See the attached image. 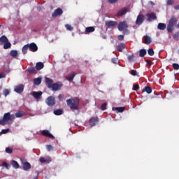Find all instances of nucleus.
I'll list each match as a JSON object with an SVG mask.
<instances>
[{
  "label": "nucleus",
  "instance_id": "1",
  "mask_svg": "<svg viewBox=\"0 0 179 179\" xmlns=\"http://www.w3.org/2000/svg\"><path fill=\"white\" fill-rule=\"evenodd\" d=\"M80 100L78 97L71 98L66 100V104L72 111H79Z\"/></svg>",
  "mask_w": 179,
  "mask_h": 179
},
{
  "label": "nucleus",
  "instance_id": "2",
  "mask_svg": "<svg viewBox=\"0 0 179 179\" xmlns=\"http://www.w3.org/2000/svg\"><path fill=\"white\" fill-rule=\"evenodd\" d=\"M177 22H178V20H177V17L173 16L169 20L168 25H167V31L168 33H173V31L174 30V28L176 26H177Z\"/></svg>",
  "mask_w": 179,
  "mask_h": 179
},
{
  "label": "nucleus",
  "instance_id": "3",
  "mask_svg": "<svg viewBox=\"0 0 179 179\" xmlns=\"http://www.w3.org/2000/svg\"><path fill=\"white\" fill-rule=\"evenodd\" d=\"M15 115H10V113H5L3 119L0 120V125H5L8 121H13Z\"/></svg>",
  "mask_w": 179,
  "mask_h": 179
},
{
  "label": "nucleus",
  "instance_id": "4",
  "mask_svg": "<svg viewBox=\"0 0 179 179\" xmlns=\"http://www.w3.org/2000/svg\"><path fill=\"white\" fill-rule=\"evenodd\" d=\"M21 163L22 164V169L25 171H27V170H30L31 169V164H30V163L26 162V159H22Z\"/></svg>",
  "mask_w": 179,
  "mask_h": 179
},
{
  "label": "nucleus",
  "instance_id": "5",
  "mask_svg": "<svg viewBox=\"0 0 179 179\" xmlns=\"http://www.w3.org/2000/svg\"><path fill=\"white\" fill-rule=\"evenodd\" d=\"M45 103L46 104H48L49 107H54V106H55V98H54V96H50L47 98Z\"/></svg>",
  "mask_w": 179,
  "mask_h": 179
},
{
  "label": "nucleus",
  "instance_id": "6",
  "mask_svg": "<svg viewBox=\"0 0 179 179\" xmlns=\"http://www.w3.org/2000/svg\"><path fill=\"white\" fill-rule=\"evenodd\" d=\"M117 29L119 31H124L125 29H128V24H127V21L120 22L117 25Z\"/></svg>",
  "mask_w": 179,
  "mask_h": 179
},
{
  "label": "nucleus",
  "instance_id": "7",
  "mask_svg": "<svg viewBox=\"0 0 179 179\" xmlns=\"http://www.w3.org/2000/svg\"><path fill=\"white\" fill-rule=\"evenodd\" d=\"M143 22H145V15L143 14H138L136 20V24H137V26H141Z\"/></svg>",
  "mask_w": 179,
  "mask_h": 179
},
{
  "label": "nucleus",
  "instance_id": "8",
  "mask_svg": "<svg viewBox=\"0 0 179 179\" xmlns=\"http://www.w3.org/2000/svg\"><path fill=\"white\" fill-rule=\"evenodd\" d=\"M129 11V8L128 7H124V8L120 9L117 12V13L116 14V16H117L118 17H120L121 16H124V15H125Z\"/></svg>",
  "mask_w": 179,
  "mask_h": 179
},
{
  "label": "nucleus",
  "instance_id": "9",
  "mask_svg": "<svg viewBox=\"0 0 179 179\" xmlns=\"http://www.w3.org/2000/svg\"><path fill=\"white\" fill-rule=\"evenodd\" d=\"M145 16L148 17L146 20L147 22H152V20H156V19H157L156 13H148Z\"/></svg>",
  "mask_w": 179,
  "mask_h": 179
},
{
  "label": "nucleus",
  "instance_id": "10",
  "mask_svg": "<svg viewBox=\"0 0 179 179\" xmlns=\"http://www.w3.org/2000/svg\"><path fill=\"white\" fill-rule=\"evenodd\" d=\"M62 87V85L61 83L59 82V83H53L51 89L54 92H57V90H61Z\"/></svg>",
  "mask_w": 179,
  "mask_h": 179
},
{
  "label": "nucleus",
  "instance_id": "11",
  "mask_svg": "<svg viewBox=\"0 0 179 179\" xmlns=\"http://www.w3.org/2000/svg\"><path fill=\"white\" fill-rule=\"evenodd\" d=\"M64 13V11L61 8H58L55 10L54 13L52 14V17H57V16H61Z\"/></svg>",
  "mask_w": 179,
  "mask_h": 179
},
{
  "label": "nucleus",
  "instance_id": "12",
  "mask_svg": "<svg viewBox=\"0 0 179 179\" xmlns=\"http://www.w3.org/2000/svg\"><path fill=\"white\" fill-rule=\"evenodd\" d=\"M31 95L33 96L34 97V99H36V100H38V99H41V96H43V92L34 91L31 93Z\"/></svg>",
  "mask_w": 179,
  "mask_h": 179
},
{
  "label": "nucleus",
  "instance_id": "13",
  "mask_svg": "<svg viewBox=\"0 0 179 179\" xmlns=\"http://www.w3.org/2000/svg\"><path fill=\"white\" fill-rule=\"evenodd\" d=\"M23 90H24V86L22 84L16 85L14 88V92L19 94L22 93Z\"/></svg>",
  "mask_w": 179,
  "mask_h": 179
},
{
  "label": "nucleus",
  "instance_id": "14",
  "mask_svg": "<svg viewBox=\"0 0 179 179\" xmlns=\"http://www.w3.org/2000/svg\"><path fill=\"white\" fill-rule=\"evenodd\" d=\"M99 122V118L97 117H92L89 120V124L90 127H94Z\"/></svg>",
  "mask_w": 179,
  "mask_h": 179
},
{
  "label": "nucleus",
  "instance_id": "15",
  "mask_svg": "<svg viewBox=\"0 0 179 179\" xmlns=\"http://www.w3.org/2000/svg\"><path fill=\"white\" fill-rule=\"evenodd\" d=\"M41 134L43 136H45L46 138H50V139H54V136L50 133V131L48 130H43L41 131Z\"/></svg>",
  "mask_w": 179,
  "mask_h": 179
},
{
  "label": "nucleus",
  "instance_id": "16",
  "mask_svg": "<svg viewBox=\"0 0 179 179\" xmlns=\"http://www.w3.org/2000/svg\"><path fill=\"white\" fill-rule=\"evenodd\" d=\"M45 83H46V85H47L48 89H51V87H52V85H54V84H52V83H54V80H52V79L49 78L48 77H46L45 78Z\"/></svg>",
  "mask_w": 179,
  "mask_h": 179
},
{
  "label": "nucleus",
  "instance_id": "17",
  "mask_svg": "<svg viewBox=\"0 0 179 179\" xmlns=\"http://www.w3.org/2000/svg\"><path fill=\"white\" fill-rule=\"evenodd\" d=\"M29 48L32 52H36V51L38 50V47L34 43H31V44H29Z\"/></svg>",
  "mask_w": 179,
  "mask_h": 179
},
{
  "label": "nucleus",
  "instance_id": "18",
  "mask_svg": "<svg viewBox=\"0 0 179 179\" xmlns=\"http://www.w3.org/2000/svg\"><path fill=\"white\" fill-rule=\"evenodd\" d=\"M118 22L116 21H106V27H114V26H117Z\"/></svg>",
  "mask_w": 179,
  "mask_h": 179
},
{
  "label": "nucleus",
  "instance_id": "19",
  "mask_svg": "<svg viewBox=\"0 0 179 179\" xmlns=\"http://www.w3.org/2000/svg\"><path fill=\"white\" fill-rule=\"evenodd\" d=\"M35 68H36V71H41V69H43V68H44V64L41 62H39L36 64Z\"/></svg>",
  "mask_w": 179,
  "mask_h": 179
},
{
  "label": "nucleus",
  "instance_id": "20",
  "mask_svg": "<svg viewBox=\"0 0 179 179\" xmlns=\"http://www.w3.org/2000/svg\"><path fill=\"white\" fill-rule=\"evenodd\" d=\"M9 40L6 36H2L0 37V44H4L5 43H8Z\"/></svg>",
  "mask_w": 179,
  "mask_h": 179
},
{
  "label": "nucleus",
  "instance_id": "21",
  "mask_svg": "<svg viewBox=\"0 0 179 179\" xmlns=\"http://www.w3.org/2000/svg\"><path fill=\"white\" fill-rule=\"evenodd\" d=\"M113 110L117 111V113H124L125 111V107H115L113 108Z\"/></svg>",
  "mask_w": 179,
  "mask_h": 179
},
{
  "label": "nucleus",
  "instance_id": "22",
  "mask_svg": "<svg viewBox=\"0 0 179 179\" xmlns=\"http://www.w3.org/2000/svg\"><path fill=\"white\" fill-rule=\"evenodd\" d=\"M116 48L117 51H119L120 52H122V50H124V48H125V43H120L116 47Z\"/></svg>",
  "mask_w": 179,
  "mask_h": 179
},
{
  "label": "nucleus",
  "instance_id": "23",
  "mask_svg": "<svg viewBox=\"0 0 179 179\" xmlns=\"http://www.w3.org/2000/svg\"><path fill=\"white\" fill-rule=\"evenodd\" d=\"M29 73H37V69L36 67L30 66L27 69Z\"/></svg>",
  "mask_w": 179,
  "mask_h": 179
},
{
  "label": "nucleus",
  "instance_id": "24",
  "mask_svg": "<svg viewBox=\"0 0 179 179\" xmlns=\"http://www.w3.org/2000/svg\"><path fill=\"white\" fill-rule=\"evenodd\" d=\"M24 115V112L23 110H20L15 113V116L16 118H22Z\"/></svg>",
  "mask_w": 179,
  "mask_h": 179
},
{
  "label": "nucleus",
  "instance_id": "25",
  "mask_svg": "<svg viewBox=\"0 0 179 179\" xmlns=\"http://www.w3.org/2000/svg\"><path fill=\"white\" fill-rule=\"evenodd\" d=\"M144 43H145V44H147V45L150 44V43H152V38L148 36H144Z\"/></svg>",
  "mask_w": 179,
  "mask_h": 179
},
{
  "label": "nucleus",
  "instance_id": "26",
  "mask_svg": "<svg viewBox=\"0 0 179 179\" xmlns=\"http://www.w3.org/2000/svg\"><path fill=\"white\" fill-rule=\"evenodd\" d=\"M157 27L159 30H166L167 25H166L164 23H159Z\"/></svg>",
  "mask_w": 179,
  "mask_h": 179
},
{
  "label": "nucleus",
  "instance_id": "27",
  "mask_svg": "<svg viewBox=\"0 0 179 179\" xmlns=\"http://www.w3.org/2000/svg\"><path fill=\"white\" fill-rule=\"evenodd\" d=\"M75 73H71L70 74H69V76L66 77V79H67V80H69V82L73 80V78H75Z\"/></svg>",
  "mask_w": 179,
  "mask_h": 179
},
{
  "label": "nucleus",
  "instance_id": "28",
  "mask_svg": "<svg viewBox=\"0 0 179 179\" xmlns=\"http://www.w3.org/2000/svg\"><path fill=\"white\" fill-rule=\"evenodd\" d=\"M143 92H146L148 94H150V93H152V88L149 86H146L143 88Z\"/></svg>",
  "mask_w": 179,
  "mask_h": 179
},
{
  "label": "nucleus",
  "instance_id": "29",
  "mask_svg": "<svg viewBox=\"0 0 179 179\" xmlns=\"http://www.w3.org/2000/svg\"><path fill=\"white\" fill-rule=\"evenodd\" d=\"M34 85H41V78L38 77L34 79Z\"/></svg>",
  "mask_w": 179,
  "mask_h": 179
},
{
  "label": "nucleus",
  "instance_id": "30",
  "mask_svg": "<svg viewBox=\"0 0 179 179\" xmlns=\"http://www.w3.org/2000/svg\"><path fill=\"white\" fill-rule=\"evenodd\" d=\"M11 164H12L13 167H14V169H19V167H20L19 165V163H17V162H16L15 160L11 161Z\"/></svg>",
  "mask_w": 179,
  "mask_h": 179
},
{
  "label": "nucleus",
  "instance_id": "31",
  "mask_svg": "<svg viewBox=\"0 0 179 179\" xmlns=\"http://www.w3.org/2000/svg\"><path fill=\"white\" fill-rule=\"evenodd\" d=\"M11 46H12V44L8 41V42L4 43L3 48L4 50H8L10 48Z\"/></svg>",
  "mask_w": 179,
  "mask_h": 179
},
{
  "label": "nucleus",
  "instance_id": "32",
  "mask_svg": "<svg viewBox=\"0 0 179 179\" xmlns=\"http://www.w3.org/2000/svg\"><path fill=\"white\" fill-rule=\"evenodd\" d=\"M64 113V110L62 109H57L56 110H54L55 115H62Z\"/></svg>",
  "mask_w": 179,
  "mask_h": 179
},
{
  "label": "nucleus",
  "instance_id": "33",
  "mask_svg": "<svg viewBox=\"0 0 179 179\" xmlns=\"http://www.w3.org/2000/svg\"><path fill=\"white\" fill-rule=\"evenodd\" d=\"M145 55H146V50L145 49H141L139 50V57H141L142 58H143V57H145Z\"/></svg>",
  "mask_w": 179,
  "mask_h": 179
},
{
  "label": "nucleus",
  "instance_id": "34",
  "mask_svg": "<svg viewBox=\"0 0 179 179\" xmlns=\"http://www.w3.org/2000/svg\"><path fill=\"white\" fill-rule=\"evenodd\" d=\"M27 50H29V45H24L22 48V53L27 54Z\"/></svg>",
  "mask_w": 179,
  "mask_h": 179
},
{
  "label": "nucleus",
  "instance_id": "35",
  "mask_svg": "<svg viewBox=\"0 0 179 179\" xmlns=\"http://www.w3.org/2000/svg\"><path fill=\"white\" fill-rule=\"evenodd\" d=\"M87 33H93L94 31V28L93 27H88L85 29Z\"/></svg>",
  "mask_w": 179,
  "mask_h": 179
},
{
  "label": "nucleus",
  "instance_id": "36",
  "mask_svg": "<svg viewBox=\"0 0 179 179\" xmlns=\"http://www.w3.org/2000/svg\"><path fill=\"white\" fill-rule=\"evenodd\" d=\"M130 74H131L132 76H138V78H139V74H138V71H136V70H131Z\"/></svg>",
  "mask_w": 179,
  "mask_h": 179
},
{
  "label": "nucleus",
  "instance_id": "37",
  "mask_svg": "<svg viewBox=\"0 0 179 179\" xmlns=\"http://www.w3.org/2000/svg\"><path fill=\"white\" fill-rule=\"evenodd\" d=\"M10 55L11 57H13L15 58V57H17V50H11L10 52Z\"/></svg>",
  "mask_w": 179,
  "mask_h": 179
},
{
  "label": "nucleus",
  "instance_id": "38",
  "mask_svg": "<svg viewBox=\"0 0 179 179\" xmlns=\"http://www.w3.org/2000/svg\"><path fill=\"white\" fill-rule=\"evenodd\" d=\"M135 58V56L134 55H129L127 57V59L129 62H134V59Z\"/></svg>",
  "mask_w": 179,
  "mask_h": 179
},
{
  "label": "nucleus",
  "instance_id": "39",
  "mask_svg": "<svg viewBox=\"0 0 179 179\" xmlns=\"http://www.w3.org/2000/svg\"><path fill=\"white\" fill-rule=\"evenodd\" d=\"M148 55H150V57H153L155 55V50H153V49L152 48L148 49Z\"/></svg>",
  "mask_w": 179,
  "mask_h": 179
},
{
  "label": "nucleus",
  "instance_id": "40",
  "mask_svg": "<svg viewBox=\"0 0 179 179\" xmlns=\"http://www.w3.org/2000/svg\"><path fill=\"white\" fill-rule=\"evenodd\" d=\"M10 93V91L8 89H5L3 91V94L6 97Z\"/></svg>",
  "mask_w": 179,
  "mask_h": 179
},
{
  "label": "nucleus",
  "instance_id": "41",
  "mask_svg": "<svg viewBox=\"0 0 179 179\" xmlns=\"http://www.w3.org/2000/svg\"><path fill=\"white\" fill-rule=\"evenodd\" d=\"M66 29H67V30H69V31H72L73 30V28L72 27V26H71V24H66L65 25Z\"/></svg>",
  "mask_w": 179,
  "mask_h": 179
},
{
  "label": "nucleus",
  "instance_id": "42",
  "mask_svg": "<svg viewBox=\"0 0 179 179\" xmlns=\"http://www.w3.org/2000/svg\"><path fill=\"white\" fill-rule=\"evenodd\" d=\"M172 66H173V69H175V71H178V69H179V64H178L173 63L172 64Z\"/></svg>",
  "mask_w": 179,
  "mask_h": 179
},
{
  "label": "nucleus",
  "instance_id": "43",
  "mask_svg": "<svg viewBox=\"0 0 179 179\" xmlns=\"http://www.w3.org/2000/svg\"><path fill=\"white\" fill-rule=\"evenodd\" d=\"M13 150L10 148H6V152L8 153L9 155H11V153H13Z\"/></svg>",
  "mask_w": 179,
  "mask_h": 179
},
{
  "label": "nucleus",
  "instance_id": "44",
  "mask_svg": "<svg viewBox=\"0 0 179 179\" xmlns=\"http://www.w3.org/2000/svg\"><path fill=\"white\" fill-rule=\"evenodd\" d=\"M39 162L41 163H47V162H48L47 159H45V157H43L39 159Z\"/></svg>",
  "mask_w": 179,
  "mask_h": 179
},
{
  "label": "nucleus",
  "instance_id": "45",
  "mask_svg": "<svg viewBox=\"0 0 179 179\" xmlns=\"http://www.w3.org/2000/svg\"><path fill=\"white\" fill-rule=\"evenodd\" d=\"M106 108H107V103H103L101 106V110H102V111H104V110H106Z\"/></svg>",
  "mask_w": 179,
  "mask_h": 179
},
{
  "label": "nucleus",
  "instance_id": "46",
  "mask_svg": "<svg viewBox=\"0 0 179 179\" xmlns=\"http://www.w3.org/2000/svg\"><path fill=\"white\" fill-rule=\"evenodd\" d=\"M133 90L135 92H137V90H139V85H134L133 86Z\"/></svg>",
  "mask_w": 179,
  "mask_h": 179
},
{
  "label": "nucleus",
  "instance_id": "47",
  "mask_svg": "<svg viewBox=\"0 0 179 179\" xmlns=\"http://www.w3.org/2000/svg\"><path fill=\"white\" fill-rule=\"evenodd\" d=\"M113 64H117L119 62L118 59L114 57L111 59Z\"/></svg>",
  "mask_w": 179,
  "mask_h": 179
},
{
  "label": "nucleus",
  "instance_id": "48",
  "mask_svg": "<svg viewBox=\"0 0 179 179\" xmlns=\"http://www.w3.org/2000/svg\"><path fill=\"white\" fill-rule=\"evenodd\" d=\"M166 3L167 5H173L174 3V0H167Z\"/></svg>",
  "mask_w": 179,
  "mask_h": 179
},
{
  "label": "nucleus",
  "instance_id": "49",
  "mask_svg": "<svg viewBox=\"0 0 179 179\" xmlns=\"http://www.w3.org/2000/svg\"><path fill=\"white\" fill-rule=\"evenodd\" d=\"M46 149H47L48 152H50L51 149H52V145H48L46 146Z\"/></svg>",
  "mask_w": 179,
  "mask_h": 179
},
{
  "label": "nucleus",
  "instance_id": "50",
  "mask_svg": "<svg viewBox=\"0 0 179 179\" xmlns=\"http://www.w3.org/2000/svg\"><path fill=\"white\" fill-rule=\"evenodd\" d=\"M117 38L120 41H122V40H124V35H119Z\"/></svg>",
  "mask_w": 179,
  "mask_h": 179
},
{
  "label": "nucleus",
  "instance_id": "51",
  "mask_svg": "<svg viewBox=\"0 0 179 179\" xmlns=\"http://www.w3.org/2000/svg\"><path fill=\"white\" fill-rule=\"evenodd\" d=\"M63 99H64V95L63 94H59L58 96V100H59V101H62Z\"/></svg>",
  "mask_w": 179,
  "mask_h": 179
},
{
  "label": "nucleus",
  "instance_id": "52",
  "mask_svg": "<svg viewBox=\"0 0 179 179\" xmlns=\"http://www.w3.org/2000/svg\"><path fill=\"white\" fill-rule=\"evenodd\" d=\"M2 166H3V167H6V169H9V164H8V163L6 162H3Z\"/></svg>",
  "mask_w": 179,
  "mask_h": 179
},
{
  "label": "nucleus",
  "instance_id": "53",
  "mask_svg": "<svg viewBox=\"0 0 179 179\" xmlns=\"http://www.w3.org/2000/svg\"><path fill=\"white\" fill-rule=\"evenodd\" d=\"M5 76H6V74L4 72L0 73V79L5 78Z\"/></svg>",
  "mask_w": 179,
  "mask_h": 179
},
{
  "label": "nucleus",
  "instance_id": "54",
  "mask_svg": "<svg viewBox=\"0 0 179 179\" xmlns=\"http://www.w3.org/2000/svg\"><path fill=\"white\" fill-rule=\"evenodd\" d=\"M109 3H117L118 0H108Z\"/></svg>",
  "mask_w": 179,
  "mask_h": 179
},
{
  "label": "nucleus",
  "instance_id": "55",
  "mask_svg": "<svg viewBox=\"0 0 179 179\" xmlns=\"http://www.w3.org/2000/svg\"><path fill=\"white\" fill-rule=\"evenodd\" d=\"M129 31L127 29L123 30V34H129Z\"/></svg>",
  "mask_w": 179,
  "mask_h": 179
},
{
  "label": "nucleus",
  "instance_id": "56",
  "mask_svg": "<svg viewBox=\"0 0 179 179\" xmlns=\"http://www.w3.org/2000/svg\"><path fill=\"white\" fill-rule=\"evenodd\" d=\"M8 132H9V129H3L1 131V134H8Z\"/></svg>",
  "mask_w": 179,
  "mask_h": 179
},
{
  "label": "nucleus",
  "instance_id": "57",
  "mask_svg": "<svg viewBox=\"0 0 179 179\" xmlns=\"http://www.w3.org/2000/svg\"><path fill=\"white\" fill-rule=\"evenodd\" d=\"M145 62L148 64V65H152V61L150 60H146Z\"/></svg>",
  "mask_w": 179,
  "mask_h": 179
},
{
  "label": "nucleus",
  "instance_id": "58",
  "mask_svg": "<svg viewBox=\"0 0 179 179\" xmlns=\"http://www.w3.org/2000/svg\"><path fill=\"white\" fill-rule=\"evenodd\" d=\"M173 38H174L175 40H178V35L174 34V35H173Z\"/></svg>",
  "mask_w": 179,
  "mask_h": 179
},
{
  "label": "nucleus",
  "instance_id": "59",
  "mask_svg": "<svg viewBox=\"0 0 179 179\" xmlns=\"http://www.w3.org/2000/svg\"><path fill=\"white\" fill-rule=\"evenodd\" d=\"M148 3H149V5H152V6H155V3H153V1H150L148 2Z\"/></svg>",
  "mask_w": 179,
  "mask_h": 179
},
{
  "label": "nucleus",
  "instance_id": "60",
  "mask_svg": "<svg viewBox=\"0 0 179 179\" xmlns=\"http://www.w3.org/2000/svg\"><path fill=\"white\" fill-rule=\"evenodd\" d=\"M175 9H176L177 10H178V9H179V4H178V6H175Z\"/></svg>",
  "mask_w": 179,
  "mask_h": 179
},
{
  "label": "nucleus",
  "instance_id": "61",
  "mask_svg": "<svg viewBox=\"0 0 179 179\" xmlns=\"http://www.w3.org/2000/svg\"><path fill=\"white\" fill-rule=\"evenodd\" d=\"M1 25L0 24V27H1Z\"/></svg>",
  "mask_w": 179,
  "mask_h": 179
}]
</instances>
